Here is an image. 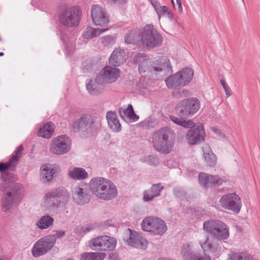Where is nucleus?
Segmentation results:
<instances>
[{"label": "nucleus", "instance_id": "f257e3e1", "mask_svg": "<svg viewBox=\"0 0 260 260\" xmlns=\"http://www.w3.org/2000/svg\"><path fill=\"white\" fill-rule=\"evenodd\" d=\"M135 62H140L139 71L143 76L148 75H166L172 73V68L167 57L162 56L151 59L146 58L142 54L137 55L134 58Z\"/></svg>", "mask_w": 260, "mask_h": 260}, {"label": "nucleus", "instance_id": "f03ea898", "mask_svg": "<svg viewBox=\"0 0 260 260\" xmlns=\"http://www.w3.org/2000/svg\"><path fill=\"white\" fill-rule=\"evenodd\" d=\"M175 140V133L169 127L159 129L152 136L154 148L162 154H168L172 151L174 146Z\"/></svg>", "mask_w": 260, "mask_h": 260}, {"label": "nucleus", "instance_id": "7ed1b4c3", "mask_svg": "<svg viewBox=\"0 0 260 260\" xmlns=\"http://www.w3.org/2000/svg\"><path fill=\"white\" fill-rule=\"evenodd\" d=\"M90 188L94 194L104 200H110L116 197L117 188L110 180L103 177L92 178L90 182Z\"/></svg>", "mask_w": 260, "mask_h": 260}, {"label": "nucleus", "instance_id": "20e7f679", "mask_svg": "<svg viewBox=\"0 0 260 260\" xmlns=\"http://www.w3.org/2000/svg\"><path fill=\"white\" fill-rule=\"evenodd\" d=\"M101 126L100 119L90 114L82 115L71 125L72 131L75 133L80 132L83 134H91L96 132Z\"/></svg>", "mask_w": 260, "mask_h": 260}, {"label": "nucleus", "instance_id": "39448f33", "mask_svg": "<svg viewBox=\"0 0 260 260\" xmlns=\"http://www.w3.org/2000/svg\"><path fill=\"white\" fill-rule=\"evenodd\" d=\"M4 196L2 198V209L8 211L18 202L21 198V186L18 183H5Z\"/></svg>", "mask_w": 260, "mask_h": 260}, {"label": "nucleus", "instance_id": "423d86ee", "mask_svg": "<svg viewBox=\"0 0 260 260\" xmlns=\"http://www.w3.org/2000/svg\"><path fill=\"white\" fill-rule=\"evenodd\" d=\"M141 40L144 48L152 49L160 46L163 38L152 24H147L141 32Z\"/></svg>", "mask_w": 260, "mask_h": 260}, {"label": "nucleus", "instance_id": "0eeeda50", "mask_svg": "<svg viewBox=\"0 0 260 260\" xmlns=\"http://www.w3.org/2000/svg\"><path fill=\"white\" fill-rule=\"evenodd\" d=\"M203 229L219 240H226L230 236L228 225L220 220H211L205 221Z\"/></svg>", "mask_w": 260, "mask_h": 260}, {"label": "nucleus", "instance_id": "6e6552de", "mask_svg": "<svg viewBox=\"0 0 260 260\" xmlns=\"http://www.w3.org/2000/svg\"><path fill=\"white\" fill-rule=\"evenodd\" d=\"M200 108V101L194 98L186 99L180 102L176 110L180 117L187 118L194 114Z\"/></svg>", "mask_w": 260, "mask_h": 260}, {"label": "nucleus", "instance_id": "1a4fd4ad", "mask_svg": "<svg viewBox=\"0 0 260 260\" xmlns=\"http://www.w3.org/2000/svg\"><path fill=\"white\" fill-rule=\"evenodd\" d=\"M143 230L155 235H162L167 230L165 222L160 218L149 216L145 218L142 223Z\"/></svg>", "mask_w": 260, "mask_h": 260}, {"label": "nucleus", "instance_id": "9d476101", "mask_svg": "<svg viewBox=\"0 0 260 260\" xmlns=\"http://www.w3.org/2000/svg\"><path fill=\"white\" fill-rule=\"evenodd\" d=\"M82 12L78 6L64 9L59 16L60 23L68 27L77 26L81 19Z\"/></svg>", "mask_w": 260, "mask_h": 260}, {"label": "nucleus", "instance_id": "9b49d317", "mask_svg": "<svg viewBox=\"0 0 260 260\" xmlns=\"http://www.w3.org/2000/svg\"><path fill=\"white\" fill-rule=\"evenodd\" d=\"M68 191L63 187H58L52 190L45 194L43 199L44 207L50 209L57 206L55 200L66 202L69 199Z\"/></svg>", "mask_w": 260, "mask_h": 260}, {"label": "nucleus", "instance_id": "f8f14e48", "mask_svg": "<svg viewBox=\"0 0 260 260\" xmlns=\"http://www.w3.org/2000/svg\"><path fill=\"white\" fill-rule=\"evenodd\" d=\"M116 243V240L113 237L102 236L91 239L89 246L94 250L112 251L115 249Z\"/></svg>", "mask_w": 260, "mask_h": 260}, {"label": "nucleus", "instance_id": "ddd939ff", "mask_svg": "<svg viewBox=\"0 0 260 260\" xmlns=\"http://www.w3.org/2000/svg\"><path fill=\"white\" fill-rule=\"evenodd\" d=\"M55 238L52 236H46L36 242L32 249L31 253L34 257L45 254L54 245Z\"/></svg>", "mask_w": 260, "mask_h": 260}, {"label": "nucleus", "instance_id": "4468645a", "mask_svg": "<svg viewBox=\"0 0 260 260\" xmlns=\"http://www.w3.org/2000/svg\"><path fill=\"white\" fill-rule=\"evenodd\" d=\"M71 146V141L70 138L66 135H62L52 140L50 149L53 154L62 155L70 150Z\"/></svg>", "mask_w": 260, "mask_h": 260}, {"label": "nucleus", "instance_id": "2eb2a0df", "mask_svg": "<svg viewBox=\"0 0 260 260\" xmlns=\"http://www.w3.org/2000/svg\"><path fill=\"white\" fill-rule=\"evenodd\" d=\"M23 150L22 145L19 146L16 150L13 152L9 160L6 162H0V173H3L5 171L9 170L14 171L17 165L19 158L22 155V152ZM7 174H2V176L5 181L7 180Z\"/></svg>", "mask_w": 260, "mask_h": 260}, {"label": "nucleus", "instance_id": "dca6fc26", "mask_svg": "<svg viewBox=\"0 0 260 260\" xmlns=\"http://www.w3.org/2000/svg\"><path fill=\"white\" fill-rule=\"evenodd\" d=\"M190 129L186 135V139L190 145H195L204 141L205 132L201 123L194 124L189 127Z\"/></svg>", "mask_w": 260, "mask_h": 260}, {"label": "nucleus", "instance_id": "f3484780", "mask_svg": "<svg viewBox=\"0 0 260 260\" xmlns=\"http://www.w3.org/2000/svg\"><path fill=\"white\" fill-rule=\"evenodd\" d=\"M219 203L223 208L231 210L237 213H239L241 209V199L235 193H228L222 196Z\"/></svg>", "mask_w": 260, "mask_h": 260}, {"label": "nucleus", "instance_id": "a211bd4d", "mask_svg": "<svg viewBox=\"0 0 260 260\" xmlns=\"http://www.w3.org/2000/svg\"><path fill=\"white\" fill-rule=\"evenodd\" d=\"M120 75L119 69L106 66L103 68L101 74L96 77V80L100 83H112L119 78Z\"/></svg>", "mask_w": 260, "mask_h": 260}, {"label": "nucleus", "instance_id": "6ab92c4d", "mask_svg": "<svg viewBox=\"0 0 260 260\" xmlns=\"http://www.w3.org/2000/svg\"><path fill=\"white\" fill-rule=\"evenodd\" d=\"M91 17L95 25L105 26L109 21V17L105 10L99 5H94L91 9Z\"/></svg>", "mask_w": 260, "mask_h": 260}, {"label": "nucleus", "instance_id": "aec40b11", "mask_svg": "<svg viewBox=\"0 0 260 260\" xmlns=\"http://www.w3.org/2000/svg\"><path fill=\"white\" fill-rule=\"evenodd\" d=\"M126 234L127 236L124 238V240L128 245L139 249H145L147 247V241L137 232H132L128 229Z\"/></svg>", "mask_w": 260, "mask_h": 260}, {"label": "nucleus", "instance_id": "412c9836", "mask_svg": "<svg viewBox=\"0 0 260 260\" xmlns=\"http://www.w3.org/2000/svg\"><path fill=\"white\" fill-rule=\"evenodd\" d=\"M201 239L199 243L205 253L217 256L219 254L221 246L217 243L213 242L208 235H205Z\"/></svg>", "mask_w": 260, "mask_h": 260}, {"label": "nucleus", "instance_id": "4be33fe9", "mask_svg": "<svg viewBox=\"0 0 260 260\" xmlns=\"http://www.w3.org/2000/svg\"><path fill=\"white\" fill-rule=\"evenodd\" d=\"M73 198L78 205H83L90 201V195L85 185H79L74 188Z\"/></svg>", "mask_w": 260, "mask_h": 260}, {"label": "nucleus", "instance_id": "5701e85b", "mask_svg": "<svg viewBox=\"0 0 260 260\" xmlns=\"http://www.w3.org/2000/svg\"><path fill=\"white\" fill-rule=\"evenodd\" d=\"M59 171V168L57 166L44 164L40 168V179L44 183L48 182Z\"/></svg>", "mask_w": 260, "mask_h": 260}, {"label": "nucleus", "instance_id": "b1692460", "mask_svg": "<svg viewBox=\"0 0 260 260\" xmlns=\"http://www.w3.org/2000/svg\"><path fill=\"white\" fill-rule=\"evenodd\" d=\"M126 53L120 48L114 50L109 59V63L113 67H118L125 60Z\"/></svg>", "mask_w": 260, "mask_h": 260}, {"label": "nucleus", "instance_id": "393cba45", "mask_svg": "<svg viewBox=\"0 0 260 260\" xmlns=\"http://www.w3.org/2000/svg\"><path fill=\"white\" fill-rule=\"evenodd\" d=\"M164 189L161 184H154L151 187L146 190L143 193V200L145 202L151 201L160 195V192Z\"/></svg>", "mask_w": 260, "mask_h": 260}, {"label": "nucleus", "instance_id": "a878e982", "mask_svg": "<svg viewBox=\"0 0 260 260\" xmlns=\"http://www.w3.org/2000/svg\"><path fill=\"white\" fill-rule=\"evenodd\" d=\"M176 73L182 87L190 82L193 76V71L189 68H184Z\"/></svg>", "mask_w": 260, "mask_h": 260}, {"label": "nucleus", "instance_id": "bb28decb", "mask_svg": "<svg viewBox=\"0 0 260 260\" xmlns=\"http://www.w3.org/2000/svg\"><path fill=\"white\" fill-rule=\"evenodd\" d=\"M106 117L109 127L114 132H119L121 129V124L119 123L115 112L109 111L107 112Z\"/></svg>", "mask_w": 260, "mask_h": 260}, {"label": "nucleus", "instance_id": "cd10ccee", "mask_svg": "<svg viewBox=\"0 0 260 260\" xmlns=\"http://www.w3.org/2000/svg\"><path fill=\"white\" fill-rule=\"evenodd\" d=\"M204 160L210 167H214L217 162V157L208 145H205L203 148Z\"/></svg>", "mask_w": 260, "mask_h": 260}, {"label": "nucleus", "instance_id": "c85d7f7f", "mask_svg": "<svg viewBox=\"0 0 260 260\" xmlns=\"http://www.w3.org/2000/svg\"><path fill=\"white\" fill-rule=\"evenodd\" d=\"M69 176L74 180H83L88 177V173L82 168H74L68 172Z\"/></svg>", "mask_w": 260, "mask_h": 260}, {"label": "nucleus", "instance_id": "c756f323", "mask_svg": "<svg viewBox=\"0 0 260 260\" xmlns=\"http://www.w3.org/2000/svg\"><path fill=\"white\" fill-rule=\"evenodd\" d=\"M54 132V124L51 122H47L41 127L38 132L40 137L49 139L53 135Z\"/></svg>", "mask_w": 260, "mask_h": 260}, {"label": "nucleus", "instance_id": "7c9ffc66", "mask_svg": "<svg viewBox=\"0 0 260 260\" xmlns=\"http://www.w3.org/2000/svg\"><path fill=\"white\" fill-rule=\"evenodd\" d=\"M54 219L49 215L42 216L37 222L36 226L40 230H45L50 228L53 224Z\"/></svg>", "mask_w": 260, "mask_h": 260}, {"label": "nucleus", "instance_id": "2f4dec72", "mask_svg": "<svg viewBox=\"0 0 260 260\" xmlns=\"http://www.w3.org/2000/svg\"><path fill=\"white\" fill-rule=\"evenodd\" d=\"M253 256L247 251L233 252L229 254L228 260H253Z\"/></svg>", "mask_w": 260, "mask_h": 260}, {"label": "nucleus", "instance_id": "473e14b6", "mask_svg": "<svg viewBox=\"0 0 260 260\" xmlns=\"http://www.w3.org/2000/svg\"><path fill=\"white\" fill-rule=\"evenodd\" d=\"M165 82L169 88L177 89L180 87H182L177 73L169 77L166 79Z\"/></svg>", "mask_w": 260, "mask_h": 260}, {"label": "nucleus", "instance_id": "72a5a7b5", "mask_svg": "<svg viewBox=\"0 0 260 260\" xmlns=\"http://www.w3.org/2000/svg\"><path fill=\"white\" fill-rule=\"evenodd\" d=\"M119 112L123 118H127L134 121L139 118V117L135 113L132 105L130 104L128 105L127 108L120 109Z\"/></svg>", "mask_w": 260, "mask_h": 260}, {"label": "nucleus", "instance_id": "f704fd0d", "mask_svg": "<svg viewBox=\"0 0 260 260\" xmlns=\"http://www.w3.org/2000/svg\"><path fill=\"white\" fill-rule=\"evenodd\" d=\"M106 256L104 252H86L82 254L83 260H103Z\"/></svg>", "mask_w": 260, "mask_h": 260}, {"label": "nucleus", "instance_id": "c9c22d12", "mask_svg": "<svg viewBox=\"0 0 260 260\" xmlns=\"http://www.w3.org/2000/svg\"><path fill=\"white\" fill-rule=\"evenodd\" d=\"M107 30L108 28H93L91 27H87L84 33V36L86 39H91L99 36Z\"/></svg>", "mask_w": 260, "mask_h": 260}, {"label": "nucleus", "instance_id": "e433bc0d", "mask_svg": "<svg viewBox=\"0 0 260 260\" xmlns=\"http://www.w3.org/2000/svg\"><path fill=\"white\" fill-rule=\"evenodd\" d=\"M103 83H101L102 84ZM100 83H99L96 79L95 80H90L88 83L86 84V89L89 93L91 95H97L100 92Z\"/></svg>", "mask_w": 260, "mask_h": 260}, {"label": "nucleus", "instance_id": "4c0bfd02", "mask_svg": "<svg viewBox=\"0 0 260 260\" xmlns=\"http://www.w3.org/2000/svg\"><path fill=\"white\" fill-rule=\"evenodd\" d=\"M170 119L175 124L182 126L185 128H189L193 126V122L191 120H185L182 118L175 116H171Z\"/></svg>", "mask_w": 260, "mask_h": 260}, {"label": "nucleus", "instance_id": "58836bf2", "mask_svg": "<svg viewBox=\"0 0 260 260\" xmlns=\"http://www.w3.org/2000/svg\"><path fill=\"white\" fill-rule=\"evenodd\" d=\"M140 33L138 31L133 30L131 31L125 36V42L127 44L134 43L139 38Z\"/></svg>", "mask_w": 260, "mask_h": 260}, {"label": "nucleus", "instance_id": "ea45409f", "mask_svg": "<svg viewBox=\"0 0 260 260\" xmlns=\"http://www.w3.org/2000/svg\"><path fill=\"white\" fill-rule=\"evenodd\" d=\"M193 253L192 247L189 244L185 243L183 245L181 254L184 260L186 259L188 256L191 255Z\"/></svg>", "mask_w": 260, "mask_h": 260}, {"label": "nucleus", "instance_id": "a19ab883", "mask_svg": "<svg viewBox=\"0 0 260 260\" xmlns=\"http://www.w3.org/2000/svg\"><path fill=\"white\" fill-rule=\"evenodd\" d=\"M174 90L172 92V95L176 98L185 97L189 95L190 93L189 90L182 89L181 87Z\"/></svg>", "mask_w": 260, "mask_h": 260}, {"label": "nucleus", "instance_id": "79ce46f5", "mask_svg": "<svg viewBox=\"0 0 260 260\" xmlns=\"http://www.w3.org/2000/svg\"><path fill=\"white\" fill-rule=\"evenodd\" d=\"M209 186H219L221 185L224 180L218 176L210 175Z\"/></svg>", "mask_w": 260, "mask_h": 260}, {"label": "nucleus", "instance_id": "37998d69", "mask_svg": "<svg viewBox=\"0 0 260 260\" xmlns=\"http://www.w3.org/2000/svg\"><path fill=\"white\" fill-rule=\"evenodd\" d=\"M143 161L150 166H156L159 164V159L158 157L153 155H149L145 157L143 159Z\"/></svg>", "mask_w": 260, "mask_h": 260}, {"label": "nucleus", "instance_id": "c03bdc74", "mask_svg": "<svg viewBox=\"0 0 260 260\" xmlns=\"http://www.w3.org/2000/svg\"><path fill=\"white\" fill-rule=\"evenodd\" d=\"M210 175L207 174L202 173L199 175V180L200 183L205 187L209 186V182Z\"/></svg>", "mask_w": 260, "mask_h": 260}, {"label": "nucleus", "instance_id": "a18cd8bd", "mask_svg": "<svg viewBox=\"0 0 260 260\" xmlns=\"http://www.w3.org/2000/svg\"><path fill=\"white\" fill-rule=\"evenodd\" d=\"M152 4L157 13L159 19L160 18L161 16L166 15L169 11L168 7L166 6H157L156 5H155L153 3Z\"/></svg>", "mask_w": 260, "mask_h": 260}, {"label": "nucleus", "instance_id": "49530a36", "mask_svg": "<svg viewBox=\"0 0 260 260\" xmlns=\"http://www.w3.org/2000/svg\"><path fill=\"white\" fill-rule=\"evenodd\" d=\"M185 260H211L209 255L205 254L202 256L197 253H193Z\"/></svg>", "mask_w": 260, "mask_h": 260}, {"label": "nucleus", "instance_id": "de8ad7c7", "mask_svg": "<svg viewBox=\"0 0 260 260\" xmlns=\"http://www.w3.org/2000/svg\"><path fill=\"white\" fill-rule=\"evenodd\" d=\"M100 40L105 46H108L110 45L113 44L115 42V38L110 36L101 37Z\"/></svg>", "mask_w": 260, "mask_h": 260}, {"label": "nucleus", "instance_id": "09e8293b", "mask_svg": "<svg viewBox=\"0 0 260 260\" xmlns=\"http://www.w3.org/2000/svg\"><path fill=\"white\" fill-rule=\"evenodd\" d=\"M155 124V120L152 118H147L141 122L142 126L146 128L153 127Z\"/></svg>", "mask_w": 260, "mask_h": 260}, {"label": "nucleus", "instance_id": "8fccbe9b", "mask_svg": "<svg viewBox=\"0 0 260 260\" xmlns=\"http://www.w3.org/2000/svg\"><path fill=\"white\" fill-rule=\"evenodd\" d=\"M92 229L91 227L88 226H78L77 227L75 230L74 232L78 234H82V233H85L87 232L90 231Z\"/></svg>", "mask_w": 260, "mask_h": 260}, {"label": "nucleus", "instance_id": "3c124183", "mask_svg": "<svg viewBox=\"0 0 260 260\" xmlns=\"http://www.w3.org/2000/svg\"><path fill=\"white\" fill-rule=\"evenodd\" d=\"M65 234V232L63 231H56L55 234L53 235H49L48 236H53L55 238L54 244L56 243L57 238H60Z\"/></svg>", "mask_w": 260, "mask_h": 260}, {"label": "nucleus", "instance_id": "603ef678", "mask_svg": "<svg viewBox=\"0 0 260 260\" xmlns=\"http://www.w3.org/2000/svg\"><path fill=\"white\" fill-rule=\"evenodd\" d=\"M174 192L175 195L178 198H181L185 194V191L181 188H176Z\"/></svg>", "mask_w": 260, "mask_h": 260}, {"label": "nucleus", "instance_id": "864d4df0", "mask_svg": "<svg viewBox=\"0 0 260 260\" xmlns=\"http://www.w3.org/2000/svg\"><path fill=\"white\" fill-rule=\"evenodd\" d=\"M166 15L168 17V18L170 20H172L173 18V14L169 10Z\"/></svg>", "mask_w": 260, "mask_h": 260}, {"label": "nucleus", "instance_id": "5fc2aeb1", "mask_svg": "<svg viewBox=\"0 0 260 260\" xmlns=\"http://www.w3.org/2000/svg\"><path fill=\"white\" fill-rule=\"evenodd\" d=\"M178 8L179 10L181 12L182 11V4L180 0H176Z\"/></svg>", "mask_w": 260, "mask_h": 260}, {"label": "nucleus", "instance_id": "6e6d98bb", "mask_svg": "<svg viewBox=\"0 0 260 260\" xmlns=\"http://www.w3.org/2000/svg\"><path fill=\"white\" fill-rule=\"evenodd\" d=\"M224 89V91L225 92V93H226V95L227 96V97H229L231 95V92L230 91V89L228 87L226 88H225Z\"/></svg>", "mask_w": 260, "mask_h": 260}, {"label": "nucleus", "instance_id": "4d7b16f0", "mask_svg": "<svg viewBox=\"0 0 260 260\" xmlns=\"http://www.w3.org/2000/svg\"><path fill=\"white\" fill-rule=\"evenodd\" d=\"M220 83H221V84L223 89L228 88L227 85H226V84L225 83V81L223 80H220Z\"/></svg>", "mask_w": 260, "mask_h": 260}, {"label": "nucleus", "instance_id": "13d9d810", "mask_svg": "<svg viewBox=\"0 0 260 260\" xmlns=\"http://www.w3.org/2000/svg\"><path fill=\"white\" fill-rule=\"evenodd\" d=\"M4 55V53L1 52H0V56H3Z\"/></svg>", "mask_w": 260, "mask_h": 260}, {"label": "nucleus", "instance_id": "bf43d9fd", "mask_svg": "<svg viewBox=\"0 0 260 260\" xmlns=\"http://www.w3.org/2000/svg\"><path fill=\"white\" fill-rule=\"evenodd\" d=\"M0 260H7V259L5 257H2V258H0Z\"/></svg>", "mask_w": 260, "mask_h": 260}, {"label": "nucleus", "instance_id": "052dcab7", "mask_svg": "<svg viewBox=\"0 0 260 260\" xmlns=\"http://www.w3.org/2000/svg\"><path fill=\"white\" fill-rule=\"evenodd\" d=\"M171 2H172V3L173 5H174V1H173V0H171Z\"/></svg>", "mask_w": 260, "mask_h": 260}]
</instances>
